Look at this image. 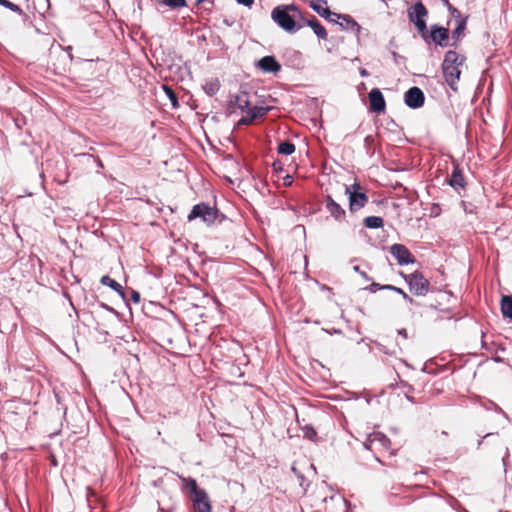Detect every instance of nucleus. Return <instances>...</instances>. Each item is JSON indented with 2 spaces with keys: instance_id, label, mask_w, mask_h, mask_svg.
<instances>
[{
  "instance_id": "obj_1",
  "label": "nucleus",
  "mask_w": 512,
  "mask_h": 512,
  "mask_svg": "<svg viewBox=\"0 0 512 512\" xmlns=\"http://www.w3.org/2000/svg\"><path fill=\"white\" fill-rule=\"evenodd\" d=\"M296 17L303 19V15L296 4L278 5L271 11L272 20L284 31L296 33L303 26L297 24Z\"/></svg>"
},
{
  "instance_id": "obj_2",
  "label": "nucleus",
  "mask_w": 512,
  "mask_h": 512,
  "mask_svg": "<svg viewBox=\"0 0 512 512\" xmlns=\"http://www.w3.org/2000/svg\"><path fill=\"white\" fill-rule=\"evenodd\" d=\"M464 61L465 57L460 56L454 50H449L444 55L442 72L447 85L453 91H457V83L461 75L459 67L464 63Z\"/></svg>"
},
{
  "instance_id": "obj_3",
  "label": "nucleus",
  "mask_w": 512,
  "mask_h": 512,
  "mask_svg": "<svg viewBox=\"0 0 512 512\" xmlns=\"http://www.w3.org/2000/svg\"><path fill=\"white\" fill-rule=\"evenodd\" d=\"M345 194L348 196L349 210L351 213L357 212L365 207L369 200L366 191H362V187L358 182L345 185Z\"/></svg>"
},
{
  "instance_id": "obj_4",
  "label": "nucleus",
  "mask_w": 512,
  "mask_h": 512,
  "mask_svg": "<svg viewBox=\"0 0 512 512\" xmlns=\"http://www.w3.org/2000/svg\"><path fill=\"white\" fill-rule=\"evenodd\" d=\"M188 221L201 219L206 225L210 226L216 222L217 208L210 206L206 202H200L194 205L188 214Z\"/></svg>"
},
{
  "instance_id": "obj_5",
  "label": "nucleus",
  "mask_w": 512,
  "mask_h": 512,
  "mask_svg": "<svg viewBox=\"0 0 512 512\" xmlns=\"http://www.w3.org/2000/svg\"><path fill=\"white\" fill-rule=\"evenodd\" d=\"M420 35L426 43L432 42L440 47H446L449 44V29L438 24L431 25L429 31L426 27L425 32H421Z\"/></svg>"
},
{
  "instance_id": "obj_6",
  "label": "nucleus",
  "mask_w": 512,
  "mask_h": 512,
  "mask_svg": "<svg viewBox=\"0 0 512 512\" xmlns=\"http://www.w3.org/2000/svg\"><path fill=\"white\" fill-rule=\"evenodd\" d=\"M142 312L150 320H171L176 315L159 302L149 301L142 305Z\"/></svg>"
},
{
  "instance_id": "obj_7",
  "label": "nucleus",
  "mask_w": 512,
  "mask_h": 512,
  "mask_svg": "<svg viewBox=\"0 0 512 512\" xmlns=\"http://www.w3.org/2000/svg\"><path fill=\"white\" fill-rule=\"evenodd\" d=\"M407 14L409 21L415 25L419 34L425 32V28L427 27L426 17L428 16L426 6L418 0L408 8Z\"/></svg>"
},
{
  "instance_id": "obj_8",
  "label": "nucleus",
  "mask_w": 512,
  "mask_h": 512,
  "mask_svg": "<svg viewBox=\"0 0 512 512\" xmlns=\"http://www.w3.org/2000/svg\"><path fill=\"white\" fill-rule=\"evenodd\" d=\"M410 291L416 296H424L428 293L430 283L419 271H414L404 276Z\"/></svg>"
},
{
  "instance_id": "obj_9",
  "label": "nucleus",
  "mask_w": 512,
  "mask_h": 512,
  "mask_svg": "<svg viewBox=\"0 0 512 512\" xmlns=\"http://www.w3.org/2000/svg\"><path fill=\"white\" fill-rule=\"evenodd\" d=\"M389 251L400 266L414 264L416 262L415 257L404 244L395 243L390 246Z\"/></svg>"
},
{
  "instance_id": "obj_10",
  "label": "nucleus",
  "mask_w": 512,
  "mask_h": 512,
  "mask_svg": "<svg viewBox=\"0 0 512 512\" xmlns=\"http://www.w3.org/2000/svg\"><path fill=\"white\" fill-rule=\"evenodd\" d=\"M404 103L410 109H419L425 103V94L422 89L417 86L410 87L404 93Z\"/></svg>"
},
{
  "instance_id": "obj_11",
  "label": "nucleus",
  "mask_w": 512,
  "mask_h": 512,
  "mask_svg": "<svg viewBox=\"0 0 512 512\" xmlns=\"http://www.w3.org/2000/svg\"><path fill=\"white\" fill-rule=\"evenodd\" d=\"M270 110H271V107H269V106H263V105H255L253 107L249 106V108L245 111L246 115L242 116L239 119L238 125H240V126L250 125L253 121L263 118Z\"/></svg>"
},
{
  "instance_id": "obj_12",
  "label": "nucleus",
  "mask_w": 512,
  "mask_h": 512,
  "mask_svg": "<svg viewBox=\"0 0 512 512\" xmlns=\"http://www.w3.org/2000/svg\"><path fill=\"white\" fill-rule=\"evenodd\" d=\"M369 106L368 110L371 113L382 114L386 110V101L383 93L379 88H373L368 94Z\"/></svg>"
},
{
  "instance_id": "obj_13",
  "label": "nucleus",
  "mask_w": 512,
  "mask_h": 512,
  "mask_svg": "<svg viewBox=\"0 0 512 512\" xmlns=\"http://www.w3.org/2000/svg\"><path fill=\"white\" fill-rule=\"evenodd\" d=\"M255 66L264 73L277 74L281 70V64L273 55L263 56Z\"/></svg>"
},
{
  "instance_id": "obj_14",
  "label": "nucleus",
  "mask_w": 512,
  "mask_h": 512,
  "mask_svg": "<svg viewBox=\"0 0 512 512\" xmlns=\"http://www.w3.org/2000/svg\"><path fill=\"white\" fill-rule=\"evenodd\" d=\"M100 283L114 290L119 295L125 306L129 308L131 316H133L132 308L129 306V299L123 286L108 275L102 276Z\"/></svg>"
},
{
  "instance_id": "obj_15",
  "label": "nucleus",
  "mask_w": 512,
  "mask_h": 512,
  "mask_svg": "<svg viewBox=\"0 0 512 512\" xmlns=\"http://www.w3.org/2000/svg\"><path fill=\"white\" fill-rule=\"evenodd\" d=\"M324 202L325 208L331 217H333L338 222H341L345 219L346 211L333 199L330 194L325 195Z\"/></svg>"
},
{
  "instance_id": "obj_16",
  "label": "nucleus",
  "mask_w": 512,
  "mask_h": 512,
  "mask_svg": "<svg viewBox=\"0 0 512 512\" xmlns=\"http://www.w3.org/2000/svg\"><path fill=\"white\" fill-rule=\"evenodd\" d=\"M193 512H211L212 506L206 491L192 497Z\"/></svg>"
},
{
  "instance_id": "obj_17",
  "label": "nucleus",
  "mask_w": 512,
  "mask_h": 512,
  "mask_svg": "<svg viewBox=\"0 0 512 512\" xmlns=\"http://www.w3.org/2000/svg\"><path fill=\"white\" fill-rule=\"evenodd\" d=\"M335 17L338 20H341V22L337 23V25H339L341 29L351 31L356 35L360 34L362 27L351 15L336 13Z\"/></svg>"
},
{
  "instance_id": "obj_18",
  "label": "nucleus",
  "mask_w": 512,
  "mask_h": 512,
  "mask_svg": "<svg viewBox=\"0 0 512 512\" xmlns=\"http://www.w3.org/2000/svg\"><path fill=\"white\" fill-rule=\"evenodd\" d=\"M251 104L249 93L245 90H240V92L231 96L228 101V107H238L241 111L245 112Z\"/></svg>"
},
{
  "instance_id": "obj_19",
  "label": "nucleus",
  "mask_w": 512,
  "mask_h": 512,
  "mask_svg": "<svg viewBox=\"0 0 512 512\" xmlns=\"http://www.w3.org/2000/svg\"><path fill=\"white\" fill-rule=\"evenodd\" d=\"M309 7L324 19H329L330 17H335L336 15V12L331 11L327 7V0H311Z\"/></svg>"
},
{
  "instance_id": "obj_20",
  "label": "nucleus",
  "mask_w": 512,
  "mask_h": 512,
  "mask_svg": "<svg viewBox=\"0 0 512 512\" xmlns=\"http://www.w3.org/2000/svg\"><path fill=\"white\" fill-rule=\"evenodd\" d=\"M447 183L455 190L465 187L464 176L462 174V170H461L459 164H457V163L453 164V171H452L449 179L447 180Z\"/></svg>"
},
{
  "instance_id": "obj_21",
  "label": "nucleus",
  "mask_w": 512,
  "mask_h": 512,
  "mask_svg": "<svg viewBox=\"0 0 512 512\" xmlns=\"http://www.w3.org/2000/svg\"><path fill=\"white\" fill-rule=\"evenodd\" d=\"M304 21V24L309 26L314 34L321 40L327 39V31L326 28L321 24V22L315 17L312 16L311 19H305L303 17L302 19Z\"/></svg>"
},
{
  "instance_id": "obj_22",
  "label": "nucleus",
  "mask_w": 512,
  "mask_h": 512,
  "mask_svg": "<svg viewBox=\"0 0 512 512\" xmlns=\"http://www.w3.org/2000/svg\"><path fill=\"white\" fill-rule=\"evenodd\" d=\"M500 309L504 318L512 320V295H502Z\"/></svg>"
},
{
  "instance_id": "obj_23",
  "label": "nucleus",
  "mask_w": 512,
  "mask_h": 512,
  "mask_svg": "<svg viewBox=\"0 0 512 512\" xmlns=\"http://www.w3.org/2000/svg\"><path fill=\"white\" fill-rule=\"evenodd\" d=\"M363 224L368 229H379L384 225V220L380 216H368L364 218Z\"/></svg>"
},
{
  "instance_id": "obj_24",
  "label": "nucleus",
  "mask_w": 512,
  "mask_h": 512,
  "mask_svg": "<svg viewBox=\"0 0 512 512\" xmlns=\"http://www.w3.org/2000/svg\"><path fill=\"white\" fill-rule=\"evenodd\" d=\"M181 481H182L184 487L189 490V492L191 493L192 497L197 495L198 492H204L205 491L204 489L198 487L196 480L193 479V478L182 477Z\"/></svg>"
},
{
  "instance_id": "obj_25",
  "label": "nucleus",
  "mask_w": 512,
  "mask_h": 512,
  "mask_svg": "<svg viewBox=\"0 0 512 512\" xmlns=\"http://www.w3.org/2000/svg\"><path fill=\"white\" fill-rule=\"evenodd\" d=\"M203 90L210 97L216 95L218 93V91L220 90V82H219V80L218 79H212L210 81H207L203 85Z\"/></svg>"
},
{
  "instance_id": "obj_26",
  "label": "nucleus",
  "mask_w": 512,
  "mask_h": 512,
  "mask_svg": "<svg viewBox=\"0 0 512 512\" xmlns=\"http://www.w3.org/2000/svg\"><path fill=\"white\" fill-rule=\"evenodd\" d=\"M277 152L278 154L289 156L295 152V145L289 140L282 141L278 144Z\"/></svg>"
},
{
  "instance_id": "obj_27",
  "label": "nucleus",
  "mask_w": 512,
  "mask_h": 512,
  "mask_svg": "<svg viewBox=\"0 0 512 512\" xmlns=\"http://www.w3.org/2000/svg\"><path fill=\"white\" fill-rule=\"evenodd\" d=\"M1 6L9 9L10 11L14 12V13H17L18 15L22 16L24 18V20H26L28 18L27 14L22 10V8L17 5V4H14L13 2L9 1V0H2L1 1Z\"/></svg>"
},
{
  "instance_id": "obj_28",
  "label": "nucleus",
  "mask_w": 512,
  "mask_h": 512,
  "mask_svg": "<svg viewBox=\"0 0 512 512\" xmlns=\"http://www.w3.org/2000/svg\"><path fill=\"white\" fill-rule=\"evenodd\" d=\"M162 88H163V91L165 92V95L170 100L172 107L178 108L179 107L178 96H177L176 92L173 90V88L170 87L169 85H163Z\"/></svg>"
},
{
  "instance_id": "obj_29",
  "label": "nucleus",
  "mask_w": 512,
  "mask_h": 512,
  "mask_svg": "<svg viewBox=\"0 0 512 512\" xmlns=\"http://www.w3.org/2000/svg\"><path fill=\"white\" fill-rule=\"evenodd\" d=\"M466 22H467L466 17L464 19H460L457 21V25L454 28V30L452 31V39L454 41H458L460 36L463 34V32L466 28Z\"/></svg>"
},
{
  "instance_id": "obj_30",
  "label": "nucleus",
  "mask_w": 512,
  "mask_h": 512,
  "mask_svg": "<svg viewBox=\"0 0 512 512\" xmlns=\"http://www.w3.org/2000/svg\"><path fill=\"white\" fill-rule=\"evenodd\" d=\"M160 4L171 9L184 8L187 6L186 0H160Z\"/></svg>"
},
{
  "instance_id": "obj_31",
  "label": "nucleus",
  "mask_w": 512,
  "mask_h": 512,
  "mask_svg": "<svg viewBox=\"0 0 512 512\" xmlns=\"http://www.w3.org/2000/svg\"><path fill=\"white\" fill-rule=\"evenodd\" d=\"M384 288H385V290H391V291L396 292V295L400 294L403 297V299L409 303H412V301H413L412 298L406 292H404L401 288H398L396 286L389 285V284L384 285Z\"/></svg>"
},
{
  "instance_id": "obj_32",
  "label": "nucleus",
  "mask_w": 512,
  "mask_h": 512,
  "mask_svg": "<svg viewBox=\"0 0 512 512\" xmlns=\"http://www.w3.org/2000/svg\"><path fill=\"white\" fill-rule=\"evenodd\" d=\"M369 441L371 444L378 442L384 448H388L390 445L389 438H387L385 435H381V434L374 435L373 438H371Z\"/></svg>"
},
{
  "instance_id": "obj_33",
  "label": "nucleus",
  "mask_w": 512,
  "mask_h": 512,
  "mask_svg": "<svg viewBox=\"0 0 512 512\" xmlns=\"http://www.w3.org/2000/svg\"><path fill=\"white\" fill-rule=\"evenodd\" d=\"M130 300L135 304L139 305L141 301V295L138 291L131 289L130 290Z\"/></svg>"
},
{
  "instance_id": "obj_34",
  "label": "nucleus",
  "mask_w": 512,
  "mask_h": 512,
  "mask_svg": "<svg viewBox=\"0 0 512 512\" xmlns=\"http://www.w3.org/2000/svg\"><path fill=\"white\" fill-rule=\"evenodd\" d=\"M365 289L370 291V292H372V293H375L378 290H385L384 285H380L379 283H375V282L371 283Z\"/></svg>"
},
{
  "instance_id": "obj_35",
  "label": "nucleus",
  "mask_w": 512,
  "mask_h": 512,
  "mask_svg": "<svg viewBox=\"0 0 512 512\" xmlns=\"http://www.w3.org/2000/svg\"><path fill=\"white\" fill-rule=\"evenodd\" d=\"M78 157L81 158L86 163H90V162L94 163V161L96 159V157H94L90 153H80V154H78Z\"/></svg>"
},
{
  "instance_id": "obj_36",
  "label": "nucleus",
  "mask_w": 512,
  "mask_h": 512,
  "mask_svg": "<svg viewBox=\"0 0 512 512\" xmlns=\"http://www.w3.org/2000/svg\"><path fill=\"white\" fill-rule=\"evenodd\" d=\"M448 11L450 12L451 17L455 18L456 21L464 19L461 15V12L456 7L452 6L451 9H448Z\"/></svg>"
},
{
  "instance_id": "obj_37",
  "label": "nucleus",
  "mask_w": 512,
  "mask_h": 512,
  "mask_svg": "<svg viewBox=\"0 0 512 512\" xmlns=\"http://www.w3.org/2000/svg\"><path fill=\"white\" fill-rule=\"evenodd\" d=\"M353 270L358 273L362 278H364L366 281H371V278L367 275L365 271H362L359 266H354Z\"/></svg>"
},
{
  "instance_id": "obj_38",
  "label": "nucleus",
  "mask_w": 512,
  "mask_h": 512,
  "mask_svg": "<svg viewBox=\"0 0 512 512\" xmlns=\"http://www.w3.org/2000/svg\"><path fill=\"white\" fill-rule=\"evenodd\" d=\"M305 437H307L310 440H313L314 437H316V431L311 427L305 428Z\"/></svg>"
},
{
  "instance_id": "obj_39",
  "label": "nucleus",
  "mask_w": 512,
  "mask_h": 512,
  "mask_svg": "<svg viewBox=\"0 0 512 512\" xmlns=\"http://www.w3.org/2000/svg\"><path fill=\"white\" fill-rule=\"evenodd\" d=\"M392 57H393V60L395 62V64L399 65L401 63V61H404L405 60V57L399 55L397 52H392Z\"/></svg>"
},
{
  "instance_id": "obj_40",
  "label": "nucleus",
  "mask_w": 512,
  "mask_h": 512,
  "mask_svg": "<svg viewBox=\"0 0 512 512\" xmlns=\"http://www.w3.org/2000/svg\"><path fill=\"white\" fill-rule=\"evenodd\" d=\"M237 4L250 8L254 4V0H236Z\"/></svg>"
},
{
  "instance_id": "obj_41",
  "label": "nucleus",
  "mask_w": 512,
  "mask_h": 512,
  "mask_svg": "<svg viewBox=\"0 0 512 512\" xmlns=\"http://www.w3.org/2000/svg\"><path fill=\"white\" fill-rule=\"evenodd\" d=\"M225 220H227V217L225 214H223L222 212H220L218 209H217V218H216V222L218 223H223Z\"/></svg>"
},
{
  "instance_id": "obj_42",
  "label": "nucleus",
  "mask_w": 512,
  "mask_h": 512,
  "mask_svg": "<svg viewBox=\"0 0 512 512\" xmlns=\"http://www.w3.org/2000/svg\"><path fill=\"white\" fill-rule=\"evenodd\" d=\"M94 163L96 164V166L98 167V170L96 171L97 173H100V169H102L104 167L102 161L100 158H96Z\"/></svg>"
},
{
  "instance_id": "obj_43",
  "label": "nucleus",
  "mask_w": 512,
  "mask_h": 512,
  "mask_svg": "<svg viewBox=\"0 0 512 512\" xmlns=\"http://www.w3.org/2000/svg\"><path fill=\"white\" fill-rule=\"evenodd\" d=\"M101 307L105 308V309H108L109 311H111L115 316L118 317V312L116 310H114L113 308L111 307H108L106 304L104 303H101L100 305Z\"/></svg>"
},
{
  "instance_id": "obj_44",
  "label": "nucleus",
  "mask_w": 512,
  "mask_h": 512,
  "mask_svg": "<svg viewBox=\"0 0 512 512\" xmlns=\"http://www.w3.org/2000/svg\"><path fill=\"white\" fill-rule=\"evenodd\" d=\"M359 74L361 77H368L370 75L369 72L365 68H360Z\"/></svg>"
},
{
  "instance_id": "obj_45",
  "label": "nucleus",
  "mask_w": 512,
  "mask_h": 512,
  "mask_svg": "<svg viewBox=\"0 0 512 512\" xmlns=\"http://www.w3.org/2000/svg\"><path fill=\"white\" fill-rule=\"evenodd\" d=\"M272 166L275 171L282 170L281 163L279 161L273 162Z\"/></svg>"
},
{
  "instance_id": "obj_46",
  "label": "nucleus",
  "mask_w": 512,
  "mask_h": 512,
  "mask_svg": "<svg viewBox=\"0 0 512 512\" xmlns=\"http://www.w3.org/2000/svg\"><path fill=\"white\" fill-rule=\"evenodd\" d=\"M398 334H399V335H401V336H403V338H404V339H406V338H407V332H406V330H405V329H399V330H398Z\"/></svg>"
},
{
  "instance_id": "obj_47",
  "label": "nucleus",
  "mask_w": 512,
  "mask_h": 512,
  "mask_svg": "<svg viewBox=\"0 0 512 512\" xmlns=\"http://www.w3.org/2000/svg\"><path fill=\"white\" fill-rule=\"evenodd\" d=\"M365 145H369L373 142V138L371 136H367L364 139Z\"/></svg>"
},
{
  "instance_id": "obj_48",
  "label": "nucleus",
  "mask_w": 512,
  "mask_h": 512,
  "mask_svg": "<svg viewBox=\"0 0 512 512\" xmlns=\"http://www.w3.org/2000/svg\"><path fill=\"white\" fill-rule=\"evenodd\" d=\"M326 20L329 22L335 23V24L339 23V21H337L338 19L336 17H330L329 19H326Z\"/></svg>"
},
{
  "instance_id": "obj_49",
  "label": "nucleus",
  "mask_w": 512,
  "mask_h": 512,
  "mask_svg": "<svg viewBox=\"0 0 512 512\" xmlns=\"http://www.w3.org/2000/svg\"><path fill=\"white\" fill-rule=\"evenodd\" d=\"M378 347H379V350L384 352L385 354H390L383 345L379 344Z\"/></svg>"
},
{
  "instance_id": "obj_50",
  "label": "nucleus",
  "mask_w": 512,
  "mask_h": 512,
  "mask_svg": "<svg viewBox=\"0 0 512 512\" xmlns=\"http://www.w3.org/2000/svg\"><path fill=\"white\" fill-rule=\"evenodd\" d=\"M322 290H326V291H329V292L332 291V289L330 287L326 286V285L322 286Z\"/></svg>"
},
{
  "instance_id": "obj_51",
  "label": "nucleus",
  "mask_w": 512,
  "mask_h": 512,
  "mask_svg": "<svg viewBox=\"0 0 512 512\" xmlns=\"http://www.w3.org/2000/svg\"><path fill=\"white\" fill-rule=\"evenodd\" d=\"M321 331H322V332H325V333H327V334H332V332H330V331H329L328 329H326V328H322V329H321Z\"/></svg>"
},
{
  "instance_id": "obj_52",
  "label": "nucleus",
  "mask_w": 512,
  "mask_h": 512,
  "mask_svg": "<svg viewBox=\"0 0 512 512\" xmlns=\"http://www.w3.org/2000/svg\"><path fill=\"white\" fill-rule=\"evenodd\" d=\"M447 320H460L459 318H454V316H448Z\"/></svg>"
},
{
  "instance_id": "obj_53",
  "label": "nucleus",
  "mask_w": 512,
  "mask_h": 512,
  "mask_svg": "<svg viewBox=\"0 0 512 512\" xmlns=\"http://www.w3.org/2000/svg\"><path fill=\"white\" fill-rule=\"evenodd\" d=\"M333 333H341V330L340 329H333Z\"/></svg>"
},
{
  "instance_id": "obj_54",
  "label": "nucleus",
  "mask_w": 512,
  "mask_h": 512,
  "mask_svg": "<svg viewBox=\"0 0 512 512\" xmlns=\"http://www.w3.org/2000/svg\"><path fill=\"white\" fill-rule=\"evenodd\" d=\"M492 435H493V433H487V434L484 436V438H488V437H490V436H492Z\"/></svg>"
}]
</instances>
